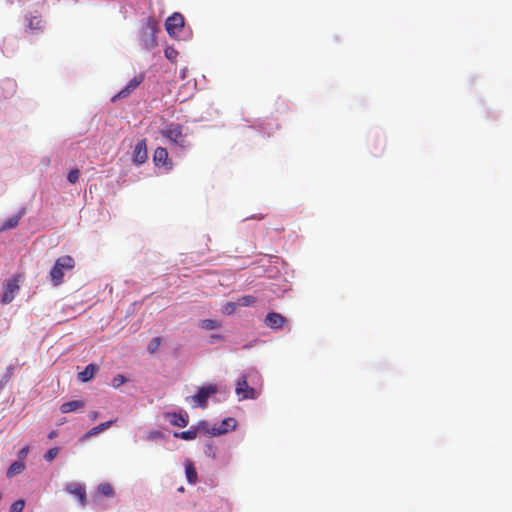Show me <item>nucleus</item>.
Returning a JSON list of instances; mask_svg holds the SVG:
<instances>
[{"instance_id":"f257e3e1","label":"nucleus","mask_w":512,"mask_h":512,"mask_svg":"<svg viewBox=\"0 0 512 512\" xmlns=\"http://www.w3.org/2000/svg\"><path fill=\"white\" fill-rule=\"evenodd\" d=\"M75 268V260L70 255H63L56 259L49 272V277L54 286H59L64 281L65 271H72Z\"/></svg>"},{"instance_id":"f03ea898","label":"nucleus","mask_w":512,"mask_h":512,"mask_svg":"<svg viewBox=\"0 0 512 512\" xmlns=\"http://www.w3.org/2000/svg\"><path fill=\"white\" fill-rule=\"evenodd\" d=\"M158 31V22L153 17L147 18L142 26L140 36L141 42L143 43L145 49L151 50L157 46L156 33Z\"/></svg>"},{"instance_id":"7ed1b4c3","label":"nucleus","mask_w":512,"mask_h":512,"mask_svg":"<svg viewBox=\"0 0 512 512\" xmlns=\"http://www.w3.org/2000/svg\"><path fill=\"white\" fill-rule=\"evenodd\" d=\"M161 135L168 139L171 144L186 148L189 146V142L186 139V135L182 132V126L177 123H170L164 129L161 130Z\"/></svg>"},{"instance_id":"20e7f679","label":"nucleus","mask_w":512,"mask_h":512,"mask_svg":"<svg viewBox=\"0 0 512 512\" xmlns=\"http://www.w3.org/2000/svg\"><path fill=\"white\" fill-rule=\"evenodd\" d=\"M184 28V17L182 14L175 12L169 16L165 22V29L171 37H177L179 32Z\"/></svg>"},{"instance_id":"39448f33","label":"nucleus","mask_w":512,"mask_h":512,"mask_svg":"<svg viewBox=\"0 0 512 512\" xmlns=\"http://www.w3.org/2000/svg\"><path fill=\"white\" fill-rule=\"evenodd\" d=\"M21 275H15L12 279L7 281L5 290L2 294V303L8 304L13 301L16 293L19 291V282Z\"/></svg>"},{"instance_id":"423d86ee","label":"nucleus","mask_w":512,"mask_h":512,"mask_svg":"<svg viewBox=\"0 0 512 512\" xmlns=\"http://www.w3.org/2000/svg\"><path fill=\"white\" fill-rule=\"evenodd\" d=\"M217 392V387L216 385H208L206 387H202L199 389L198 393L194 396H192V400L193 402L202 407V408H205L207 406V401H208V398L215 394Z\"/></svg>"},{"instance_id":"0eeeda50","label":"nucleus","mask_w":512,"mask_h":512,"mask_svg":"<svg viewBox=\"0 0 512 512\" xmlns=\"http://www.w3.org/2000/svg\"><path fill=\"white\" fill-rule=\"evenodd\" d=\"M64 489L67 493L74 495L78 499L81 506H86V489L82 484L77 482L67 483Z\"/></svg>"},{"instance_id":"6e6552de","label":"nucleus","mask_w":512,"mask_h":512,"mask_svg":"<svg viewBox=\"0 0 512 512\" xmlns=\"http://www.w3.org/2000/svg\"><path fill=\"white\" fill-rule=\"evenodd\" d=\"M236 394L240 400L253 399L256 397V392L253 388L249 387L246 376H242L237 381Z\"/></svg>"},{"instance_id":"1a4fd4ad","label":"nucleus","mask_w":512,"mask_h":512,"mask_svg":"<svg viewBox=\"0 0 512 512\" xmlns=\"http://www.w3.org/2000/svg\"><path fill=\"white\" fill-rule=\"evenodd\" d=\"M264 322L267 327L276 330L282 328L287 320L280 313L270 312L266 315Z\"/></svg>"},{"instance_id":"9d476101","label":"nucleus","mask_w":512,"mask_h":512,"mask_svg":"<svg viewBox=\"0 0 512 512\" xmlns=\"http://www.w3.org/2000/svg\"><path fill=\"white\" fill-rule=\"evenodd\" d=\"M236 427V420L228 417L224 419L219 427H213L211 430L207 429V433L212 436H218L227 433L229 430H233Z\"/></svg>"},{"instance_id":"9b49d317","label":"nucleus","mask_w":512,"mask_h":512,"mask_svg":"<svg viewBox=\"0 0 512 512\" xmlns=\"http://www.w3.org/2000/svg\"><path fill=\"white\" fill-rule=\"evenodd\" d=\"M144 80V75L139 74L129 81V83L113 98H125L129 96Z\"/></svg>"},{"instance_id":"f8f14e48","label":"nucleus","mask_w":512,"mask_h":512,"mask_svg":"<svg viewBox=\"0 0 512 512\" xmlns=\"http://www.w3.org/2000/svg\"><path fill=\"white\" fill-rule=\"evenodd\" d=\"M148 158L146 140H140L136 143L133 151V161L140 165L146 162Z\"/></svg>"},{"instance_id":"ddd939ff","label":"nucleus","mask_w":512,"mask_h":512,"mask_svg":"<svg viewBox=\"0 0 512 512\" xmlns=\"http://www.w3.org/2000/svg\"><path fill=\"white\" fill-rule=\"evenodd\" d=\"M153 161L156 166H164L167 169L172 168V162L168 158V152L166 148H156L153 155Z\"/></svg>"},{"instance_id":"4468645a","label":"nucleus","mask_w":512,"mask_h":512,"mask_svg":"<svg viewBox=\"0 0 512 512\" xmlns=\"http://www.w3.org/2000/svg\"><path fill=\"white\" fill-rule=\"evenodd\" d=\"M164 416L173 426L186 427L188 425V415L186 413L167 412Z\"/></svg>"},{"instance_id":"2eb2a0df","label":"nucleus","mask_w":512,"mask_h":512,"mask_svg":"<svg viewBox=\"0 0 512 512\" xmlns=\"http://www.w3.org/2000/svg\"><path fill=\"white\" fill-rule=\"evenodd\" d=\"M199 431L207 433V429L204 423L199 424L197 427H192L187 431L175 432L174 437L181 438L183 440H193L197 437Z\"/></svg>"},{"instance_id":"dca6fc26","label":"nucleus","mask_w":512,"mask_h":512,"mask_svg":"<svg viewBox=\"0 0 512 512\" xmlns=\"http://www.w3.org/2000/svg\"><path fill=\"white\" fill-rule=\"evenodd\" d=\"M27 19V28L26 31L32 32V33H38L41 32L44 28L43 20L36 15H29L26 17Z\"/></svg>"},{"instance_id":"f3484780","label":"nucleus","mask_w":512,"mask_h":512,"mask_svg":"<svg viewBox=\"0 0 512 512\" xmlns=\"http://www.w3.org/2000/svg\"><path fill=\"white\" fill-rule=\"evenodd\" d=\"M115 421L116 420H110V421H107V422L100 423L99 425L93 427L88 432H86L82 436L81 440L88 439V438H90V437H92V436H94V435H96L98 433H101V432L105 431L106 429L111 427Z\"/></svg>"},{"instance_id":"a211bd4d","label":"nucleus","mask_w":512,"mask_h":512,"mask_svg":"<svg viewBox=\"0 0 512 512\" xmlns=\"http://www.w3.org/2000/svg\"><path fill=\"white\" fill-rule=\"evenodd\" d=\"M84 405L85 404L82 400L68 401V402L63 403L60 406V411L63 414H67V413L74 412V411H77V410L83 408Z\"/></svg>"},{"instance_id":"6ab92c4d","label":"nucleus","mask_w":512,"mask_h":512,"mask_svg":"<svg viewBox=\"0 0 512 512\" xmlns=\"http://www.w3.org/2000/svg\"><path fill=\"white\" fill-rule=\"evenodd\" d=\"M97 370L98 367L95 364L91 363L87 365L82 372L78 373L79 381L84 383L90 381L94 377Z\"/></svg>"},{"instance_id":"aec40b11","label":"nucleus","mask_w":512,"mask_h":512,"mask_svg":"<svg viewBox=\"0 0 512 512\" xmlns=\"http://www.w3.org/2000/svg\"><path fill=\"white\" fill-rule=\"evenodd\" d=\"M185 474H186V478L190 484H195L197 482V478H198L197 471H196L193 463L190 461H188L185 464Z\"/></svg>"},{"instance_id":"412c9836","label":"nucleus","mask_w":512,"mask_h":512,"mask_svg":"<svg viewBox=\"0 0 512 512\" xmlns=\"http://www.w3.org/2000/svg\"><path fill=\"white\" fill-rule=\"evenodd\" d=\"M25 468V465L22 462H14L10 465L7 471V476L12 477L16 474L21 473Z\"/></svg>"},{"instance_id":"4be33fe9","label":"nucleus","mask_w":512,"mask_h":512,"mask_svg":"<svg viewBox=\"0 0 512 512\" xmlns=\"http://www.w3.org/2000/svg\"><path fill=\"white\" fill-rule=\"evenodd\" d=\"M97 492L100 495L106 496V497H111L114 494L113 488H112V486L109 483H101L97 487Z\"/></svg>"},{"instance_id":"5701e85b","label":"nucleus","mask_w":512,"mask_h":512,"mask_svg":"<svg viewBox=\"0 0 512 512\" xmlns=\"http://www.w3.org/2000/svg\"><path fill=\"white\" fill-rule=\"evenodd\" d=\"M19 220H20L19 215L10 217L2 224L1 230L3 231V230L15 228L19 224Z\"/></svg>"},{"instance_id":"b1692460","label":"nucleus","mask_w":512,"mask_h":512,"mask_svg":"<svg viewBox=\"0 0 512 512\" xmlns=\"http://www.w3.org/2000/svg\"><path fill=\"white\" fill-rule=\"evenodd\" d=\"M200 327L204 330H214L218 327H220V324L215 321V320H212V319H204L200 322Z\"/></svg>"},{"instance_id":"393cba45","label":"nucleus","mask_w":512,"mask_h":512,"mask_svg":"<svg viewBox=\"0 0 512 512\" xmlns=\"http://www.w3.org/2000/svg\"><path fill=\"white\" fill-rule=\"evenodd\" d=\"M256 302V298L251 295H246L238 299L237 305L238 306H253Z\"/></svg>"},{"instance_id":"a878e982","label":"nucleus","mask_w":512,"mask_h":512,"mask_svg":"<svg viewBox=\"0 0 512 512\" xmlns=\"http://www.w3.org/2000/svg\"><path fill=\"white\" fill-rule=\"evenodd\" d=\"M161 341L162 340L160 337H154L153 339H151L147 346L148 352L151 354L155 353L158 350L159 346L161 345Z\"/></svg>"},{"instance_id":"bb28decb","label":"nucleus","mask_w":512,"mask_h":512,"mask_svg":"<svg viewBox=\"0 0 512 512\" xmlns=\"http://www.w3.org/2000/svg\"><path fill=\"white\" fill-rule=\"evenodd\" d=\"M59 453V448L55 447V448H51L49 449L45 455H44V459L47 461V462H51L53 461L57 455Z\"/></svg>"},{"instance_id":"cd10ccee","label":"nucleus","mask_w":512,"mask_h":512,"mask_svg":"<svg viewBox=\"0 0 512 512\" xmlns=\"http://www.w3.org/2000/svg\"><path fill=\"white\" fill-rule=\"evenodd\" d=\"M177 56L178 52L173 47H167L165 49V57L170 61H176Z\"/></svg>"},{"instance_id":"c85d7f7f","label":"nucleus","mask_w":512,"mask_h":512,"mask_svg":"<svg viewBox=\"0 0 512 512\" xmlns=\"http://www.w3.org/2000/svg\"><path fill=\"white\" fill-rule=\"evenodd\" d=\"M127 382V379L121 375V374H118L116 375L113 380H112V386L114 388H119L121 385H123L124 383Z\"/></svg>"},{"instance_id":"c756f323","label":"nucleus","mask_w":512,"mask_h":512,"mask_svg":"<svg viewBox=\"0 0 512 512\" xmlns=\"http://www.w3.org/2000/svg\"><path fill=\"white\" fill-rule=\"evenodd\" d=\"M25 506V502L23 500H17L10 506V512H22Z\"/></svg>"},{"instance_id":"7c9ffc66","label":"nucleus","mask_w":512,"mask_h":512,"mask_svg":"<svg viewBox=\"0 0 512 512\" xmlns=\"http://www.w3.org/2000/svg\"><path fill=\"white\" fill-rule=\"evenodd\" d=\"M80 172L78 169H72L67 176L70 183L75 184L79 179Z\"/></svg>"},{"instance_id":"2f4dec72","label":"nucleus","mask_w":512,"mask_h":512,"mask_svg":"<svg viewBox=\"0 0 512 512\" xmlns=\"http://www.w3.org/2000/svg\"><path fill=\"white\" fill-rule=\"evenodd\" d=\"M237 303L227 302L223 307V312L226 314H232L236 309Z\"/></svg>"},{"instance_id":"473e14b6","label":"nucleus","mask_w":512,"mask_h":512,"mask_svg":"<svg viewBox=\"0 0 512 512\" xmlns=\"http://www.w3.org/2000/svg\"><path fill=\"white\" fill-rule=\"evenodd\" d=\"M160 437H162V433L160 431H157V430L151 431L148 434V439L149 440H153V439L160 438Z\"/></svg>"},{"instance_id":"72a5a7b5","label":"nucleus","mask_w":512,"mask_h":512,"mask_svg":"<svg viewBox=\"0 0 512 512\" xmlns=\"http://www.w3.org/2000/svg\"><path fill=\"white\" fill-rule=\"evenodd\" d=\"M99 414L98 412L96 411H92L90 414H89V417L92 421H95L97 418H98Z\"/></svg>"},{"instance_id":"f704fd0d","label":"nucleus","mask_w":512,"mask_h":512,"mask_svg":"<svg viewBox=\"0 0 512 512\" xmlns=\"http://www.w3.org/2000/svg\"><path fill=\"white\" fill-rule=\"evenodd\" d=\"M56 435H57L56 431H52L49 433L48 438L53 439L54 437H56Z\"/></svg>"},{"instance_id":"c9c22d12","label":"nucleus","mask_w":512,"mask_h":512,"mask_svg":"<svg viewBox=\"0 0 512 512\" xmlns=\"http://www.w3.org/2000/svg\"><path fill=\"white\" fill-rule=\"evenodd\" d=\"M213 338L220 339V338H221V336H220V335H217V336H213Z\"/></svg>"},{"instance_id":"e433bc0d","label":"nucleus","mask_w":512,"mask_h":512,"mask_svg":"<svg viewBox=\"0 0 512 512\" xmlns=\"http://www.w3.org/2000/svg\"><path fill=\"white\" fill-rule=\"evenodd\" d=\"M27 449H28V448H24V449L22 450V452H23V453H26Z\"/></svg>"}]
</instances>
